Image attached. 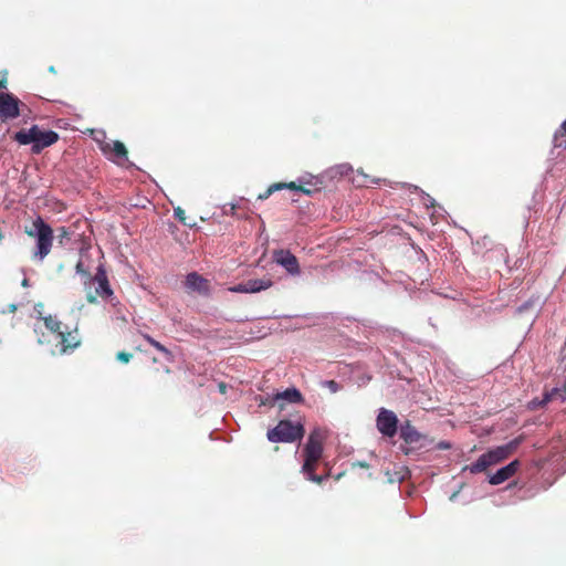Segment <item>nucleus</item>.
Returning a JSON list of instances; mask_svg holds the SVG:
<instances>
[{
  "label": "nucleus",
  "mask_w": 566,
  "mask_h": 566,
  "mask_svg": "<svg viewBox=\"0 0 566 566\" xmlns=\"http://www.w3.org/2000/svg\"><path fill=\"white\" fill-rule=\"evenodd\" d=\"M24 233L35 241L31 253L32 260L42 262L51 253L53 247L54 231L52 227L39 216L30 226H24Z\"/></svg>",
  "instance_id": "1"
},
{
  "label": "nucleus",
  "mask_w": 566,
  "mask_h": 566,
  "mask_svg": "<svg viewBox=\"0 0 566 566\" xmlns=\"http://www.w3.org/2000/svg\"><path fill=\"white\" fill-rule=\"evenodd\" d=\"M521 442L522 438L518 437L506 444L491 449L488 452L481 454L475 462L467 465L463 470H468L472 474L484 472L490 467L496 465L510 458L516 451Z\"/></svg>",
  "instance_id": "2"
},
{
  "label": "nucleus",
  "mask_w": 566,
  "mask_h": 566,
  "mask_svg": "<svg viewBox=\"0 0 566 566\" xmlns=\"http://www.w3.org/2000/svg\"><path fill=\"white\" fill-rule=\"evenodd\" d=\"M304 463L302 472L307 479L315 483H322L324 480L323 475H316L315 470L323 455V437L319 431L314 430L310 433L307 442L303 449Z\"/></svg>",
  "instance_id": "3"
},
{
  "label": "nucleus",
  "mask_w": 566,
  "mask_h": 566,
  "mask_svg": "<svg viewBox=\"0 0 566 566\" xmlns=\"http://www.w3.org/2000/svg\"><path fill=\"white\" fill-rule=\"evenodd\" d=\"M86 301L90 304H96L97 297L112 302L114 300V291L111 287L106 270L103 265L96 269L94 275H87L83 281Z\"/></svg>",
  "instance_id": "4"
},
{
  "label": "nucleus",
  "mask_w": 566,
  "mask_h": 566,
  "mask_svg": "<svg viewBox=\"0 0 566 566\" xmlns=\"http://www.w3.org/2000/svg\"><path fill=\"white\" fill-rule=\"evenodd\" d=\"M305 433L304 426L301 422H293L287 419L280 420L279 423L268 430L266 438L270 442L292 443L300 441Z\"/></svg>",
  "instance_id": "5"
},
{
  "label": "nucleus",
  "mask_w": 566,
  "mask_h": 566,
  "mask_svg": "<svg viewBox=\"0 0 566 566\" xmlns=\"http://www.w3.org/2000/svg\"><path fill=\"white\" fill-rule=\"evenodd\" d=\"M56 339L59 353L62 355L73 352L81 345V338L78 335L77 326H75L74 328L64 326V328L56 336Z\"/></svg>",
  "instance_id": "6"
},
{
  "label": "nucleus",
  "mask_w": 566,
  "mask_h": 566,
  "mask_svg": "<svg viewBox=\"0 0 566 566\" xmlns=\"http://www.w3.org/2000/svg\"><path fill=\"white\" fill-rule=\"evenodd\" d=\"M376 426L382 436L392 438L397 433L398 418L394 411L381 408L376 419Z\"/></svg>",
  "instance_id": "7"
},
{
  "label": "nucleus",
  "mask_w": 566,
  "mask_h": 566,
  "mask_svg": "<svg viewBox=\"0 0 566 566\" xmlns=\"http://www.w3.org/2000/svg\"><path fill=\"white\" fill-rule=\"evenodd\" d=\"M400 438L405 441L406 444L411 446L412 448H424L427 447L428 438L420 433L409 420H407L400 427Z\"/></svg>",
  "instance_id": "8"
},
{
  "label": "nucleus",
  "mask_w": 566,
  "mask_h": 566,
  "mask_svg": "<svg viewBox=\"0 0 566 566\" xmlns=\"http://www.w3.org/2000/svg\"><path fill=\"white\" fill-rule=\"evenodd\" d=\"M20 101L13 94H0V119L6 122L8 119L17 118L20 115L19 111Z\"/></svg>",
  "instance_id": "9"
},
{
  "label": "nucleus",
  "mask_w": 566,
  "mask_h": 566,
  "mask_svg": "<svg viewBox=\"0 0 566 566\" xmlns=\"http://www.w3.org/2000/svg\"><path fill=\"white\" fill-rule=\"evenodd\" d=\"M102 153L112 161L123 165L128 160V151L126 146L119 142L114 140L111 143H104L101 146Z\"/></svg>",
  "instance_id": "10"
},
{
  "label": "nucleus",
  "mask_w": 566,
  "mask_h": 566,
  "mask_svg": "<svg viewBox=\"0 0 566 566\" xmlns=\"http://www.w3.org/2000/svg\"><path fill=\"white\" fill-rule=\"evenodd\" d=\"M274 261L283 266L291 275H298L301 273L300 264L294 254L289 250H276L273 253Z\"/></svg>",
  "instance_id": "11"
},
{
  "label": "nucleus",
  "mask_w": 566,
  "mask_h": 566,
  "mask_svg": "<svg viewBox=\"0 0 566 566\" xmlns=\"http://www.w3.org/2000/svg\"><path fill=\"white\" fill-rule=\"evenodd\" d=\"M185 286L188 291L202 295L210 293V282L197 272H191L186 276Z\"/></svg>",
  "instance_id": "12"
},
{
  "label": "nucleus",
  "mask_w": 566,
  "mask_h": 566,
  "mask_svg": "<svg viewBox=\"0 0 566 566\" xmlns=\"http://www.w3.org/2000/svg\"><path fill=\"white\" fill-rule=\"evenodd\" d=\"M520 468L521 462L518 460H514L492 474L489 479V483L492 485H499L515 475Z\"/></svg>",
  "instance_id": "13"
},
{
  "label": "nucleus",
  "mask_w": 566,
  "mask_h": 566,
  "mask_svg": "<svg viewBox=\"0 0 566 566\" xmlns=\"http://www.w3.org/2000/svg\"><path fill=\"white\" fill-rule=\"evenodd\" d=\"M303 396L301 391L296 388H287L284 391L276 392L272 396V402L271 403H277L279 409H284L283 401H287L290 403H302L303 402Z\"/></svg>",
  "instance_id": "14"
},
{
  "label": "nucleus",
  "mask_w": 566,
  "mask_h": 566,
  "mask_svg": "<svg viewBox=\"0 0 566 566\" xmlns=\"http://www.w3.org/2000/svg\"><path fill=\"white\" fill-rule=\"evenodd\" d=\"M57 140V133L53 130H41L38 127L35 144L32 145V153L39 154L42 151V149L55 144Z\"/></svg>",
  "instance_id": "15"
},
{
  "label": "nucleus",
  "mask_w": 566,
  "mask_h": 566,
  "mask_svg": "<svg viewBox=\"0 0 566 566\" xmlns=\"http://www.w3.org/2000/svg\"><path fill=\"white\" fill-rule=\"evenodd\" d=\"M274 185L279 186V190H283V189L296 190V191H301L307 196H312V195L321 191V189L323 188V182L321 180H316L314 189H306L305 185H300V184H296L295 181L275 182Z\"/></svg>",
  "instance_id": "16"
},
{
  "label": "nucleus",
  "mask_w": 566,
  "mask_h": 566,
  "mask_svg": "<svg viewBox=\"0 0 566 566\" xmlns=\"http://www.w3.org/2000/svg\"><path fill=\"white\" fill-rule=\"evenodd\" d=\"M38 126L33 125L29 130L21 129L17 132L13 136V139L18 142L20 145H29L35 144Z\"/></svg>",
  "instance_id": "17"
},
{
  "label": "nucleus",
  "mask_w": 566,
  "mask_h": 566,
  "mask_svg": "<svg viewBox=\"0 0 566 566\" xmlns=\"http://www.w3.org/2000/svg\"><path fill=\"white\" fill-rule=\"evenodd\" d=\"M38 126L33 125L29 130L21 129L17 132L13 136V139L18 142L20 145H29L35 144Z\"/></svg>",
  "instance_id": "18"
},
{
  "label": "nucleus",
  "mask_w": 566,
  "mask_h": 566,
  "mask_svg": "<svg viewBox=\"0 0 566 566\" xmlns=\"http://www.w3.org/2000/svg\"><path fill=\"white\" fill-rule=\"evenodd\" d=\"M247 285V293H258L272 286L271 279H254L244 282Z\"/></svg>",
  "instance_id": "19"
},
{
  "label": "nucleus",
  "mask_w": 566,
  "mask_h": 566,
  "mask_svg": "<svg viewBox=\"0 0 566 566\" xmlns=\"http://www.w3.org/2000/svg\"><path fill=\"white\" fill-rule=\"evenodd\" d=\"M45 327L51 331L55 337L60 334V332L63 329V324L54 316H46L43 318Z\"/></svg>",
  "instance_id": "20"
},
{
  "label": "nucleus",
  "mask_w": 566,
  "mask_h": 566,
  "mask_svg": "<svg viewBox=\"0 0 566 566\" xmlns=\"http://www.w3.org/2000/svg\"><path fill=\"white\" fill-rule=\"evenodd\" d=\"M143 337L148 342V344H150L154 348H156L157 350H159L160 353H163L165 355V357L168 359V360H171L172 359V353L167 348L165 347L163 344H160L159 342H157L156 339H154L150 335L148 334H143Z\"/></svg>",
  "instance_id": "21"
},
{
  "label": "nucleus",
  "mask_w": 566,
  "mask_h": 566,
  "mask_svg": "<svg viewBox=\"0 0 566 566\" xmlns=\"http://www.w3.org/2000/svg\"><path fill=\"white\" fill-rule=\"evenodd\" d=\"M555 147H566V119L562 123L554 135Z\"/></svg>",
  "instance_id": "22"
},
{
  "label": "nucleus",
  "mask_w": 566,
  "mask_h": 566,
  "mask_svg": "<svg viewBox=\"0 0 566 566\" xmlns=\"http://www.w3.org/2000/svg\"><path fill=\"white\" fill-rule=\"evenodd\" d=\"M559 399L560 401L566 400V388H554L552 391L545 395L543 403Z\"/></svg>",
  "instance_id": "23"
},
{
  "label": "nucleus",
  "mask_w": 566,
  "mask_h": 566,
  "mask_svg": "<svg viewBox=\"0 0 566 566\" xmlns=\"http://www.w3.org/2000/svg\"><path fill=\"white\" fill-rule=\"evenodd\" d=\"M174 214L175 217L179 220V222H181L182 224L189 227V228H192L196 226V223H191V222H188L187 221V217H186V212L185 210L181 208V207H177L174 209Z\"/></svg>",
  "instance_id": "24"
},
{
  "label": "nucleus",
  "mask_w": 566,
  "mask_h": 566,
  "mask_svg": "<svg viewBox=\"0 0 566 566\" xmlns=\"http://www.w3.org/2000/svg\"><path fill=\"white\" fill-rule=\"evenodd\" d=\"M275 191H279V186H275L274 184H272L263 193H260L258 196V199L265 200Z\"/></svg>",
  "instance_id": "25"
},
{
  "label": "nucleus",
  "mask_w": 566,
  "mask_h": 566,
  "mask_svg": "<svg viewBox=\"0 0 566 566\" xmlns=\"http://www.w3.org/2000/svg\"><path fill=\"white\" fill-rule=\"evenodd\" d=\"M323 386L328 388L332 392H337L339 390V385L335 380H326L323 382Z\"/></svg>",
  "instance_id": "26"
},
{
  "label": "nucleus",
  "mask_w": 566,
  "mask_h": 566,
  "mask_svg": "<svg viewBox=\"0 0 566 566\" xmlns=\"http://www.w3.org/2000/svg\"><path fill=\"white\" fill-rule=\"evenodd\" d=\"M132 356H133V355H132L130 353H127V352H118V353H117V355H116V358H117L119 361H122V363H124V364H127V363L130 360Z\"/></svg>",
  "instance_id": "27"
},
{
  "label": "nucleus",
  "mask_w": 566,
  "mask_h": 566,
  "mask_svg": "<svg viewBox=\"0 0 566 566\" xmlns=\"http://www.w3.org/2000/svg\"><path fill=\"white\" fill-rule=\"evenodd\" d=\"M76 273L83 275L85 280L87 279V275H91L83 266L82 261H78L75 265Z\"/></svg>",
  "instance_id": "28"
},
{
  "label": "nucleus",
  "mask_w": 566,
  "mask_h": 566,
  "mask_svg": "<svg viewBox=\"0 0 566 566\" xmlns=\"http://www.w3.org/2000/svg\"><path fill=\"white\" fill-rule=\"evenodd\" d=\"M229 290L235 293H247V285L245 283H240L238 285L230 287Z\"/></svg>",
  "instance_id": "29"
},
{
  "label": "nucleus",
  "mask_w": 566,
  "mask_h": 566,
  "mask_svg": "<svg viewBox=\"0 0 566 566\" xmlns=\"http://www.w3.org/2000/svg\"><path fill=\"white\" fill-rule=\"evenodd\" d=\"M260 406H275L276 403H271L272 402V396H269L266 398H263V397H260Z\"/></svg>",
  "instance_id": "30"
},
{
  "label": "nucleus",
  "mask_w": 566,
  "mask_h": 566,
  "mask_svg": "<svg viewBox=\"0 0 566 566\" xmlns=\"http://www.w3.org/2000/svg\"><path fill=\"white\" fill-rule=\"evenodd\" d=\"M59 232H60V234H59L60 242H62V240H63L64 238H67V237H69V231H67V230H66V228H64V227H61V228L59 229Z\"/></svg>",
  "instance_id": "31"
},
{
  "label": "nucleus",
  "mask_w": 566,
  "mask_h": 566,
  "mask_svg": "<svg viewBox=\"0 0 566 566\" xmlns=\"http://www.w3.org/2000/svg\"><path fill=\"white\" fill-rule=\"evenodd\" d=\"M316 180L318 179L316 178L314 181L301 182L300 185H305L306 189H314Z\"/></svg>",
  "instance_id": "32"
},
{
  "label": "nucleus",
  "mask_w": 566,
  "mask_h": 566,
  "mask_svg": "<svg viewBox=\"0 0 566 566\" xmlns=\"http://www.w3.org/2000/svg\"><path fill=\"white\" fill-rule=\"evenodd\" d=\"M450 447H451V446H450V443H449V442H446V441H442V442H440V443L438 444V449H440V450H447V449H449Z\"/></svg>",
  "instance_id": "33"
},
{
  "label": "nucleus",
  "mask_w": 566,
  "mask_h": 566,
  "mask_svg": "<svg viewBox=\"0 0 566 566\" xmlns=\"http://www.w3.org/2000/svg\"><path fill=\"white\" fill-rule=\"evenodd\" d=\"M6 86H7V77L3 76L2 78H0V90L6 88Z\"/></svg>",
  "instance_id": "34"
},
{
  "label": "nucleus",
  "mask_w": 566,
  "mask_h": 566,
  "mask_svg": "<svg viewBox=\"0 0 566 566\" xmlns=\"http://www.w3.org/2000/svg\"><path fill=\"white\" fill-rule=\"evenodd\" d=\"M219 389H220V391H221L222 394H224V392H226V389H227L226 384H223V382L219 384Z\"/></svg>",
  "instance_id": "35"
},
{
  "label": "nucleus",
  "mask_w": 566,
  "mask_h": 566,
  "mask_svg": "<svg viewBox=\"0 0 566 566\" xmlns=\"http://www.w3.org/2000/svg\"><path fill=\"white\" fill-rule=\"evenodd\" d=\"M530 305H531V303L527 302L524 305H522L521 307H518V311L522 312V311L526 310Z\"/></svg>",
  "instance_id": "36"
},
{
  "label": "nucleus",
  "mask_w": 566,
  "mask_h": 566,
  "mask_svg": "<svg viewBox=\"0 0 566 566\" xmlns=\"http://www.w3.org/2000/svg\"><path fill=\"white\" fill-rule=\"evenodd\" d=\"M401 450H402V452H403L405 454H409V453H410V451H411V449H410V448H403V447H401Z\"/></svg>",
  "instance_id": "37"
},
{
  "label": "nucleus",
  "mask_w": 566,
  "mask_h": 566,
  "mask_svg": "<svg viewBox=\"0 0 566 566\" xmlns=\"http://www.w3.org/2000/svg\"><path fill=\"white\" fill-rule=\"evenodd\" d=\"M15 310H17V306L14 304H11L10 305V312H15Z\"/></svg>",
  "instance_id": "38"
},
{
  "label": "nucleus",
  "mask_w": 566,
  "mask_h": 566,
  "mask_svg": "<svg viewBox=\"0 0 566 566\" xmlns=\"http://www.w3.org/2000/svg\"><path fill=\"white\" fill-rule=\"evenodd\" d=\"M3 235H2V232L0 231V241L2 240Z\"/></svg>",
  "instance_id": "39"
}]
</instances>
